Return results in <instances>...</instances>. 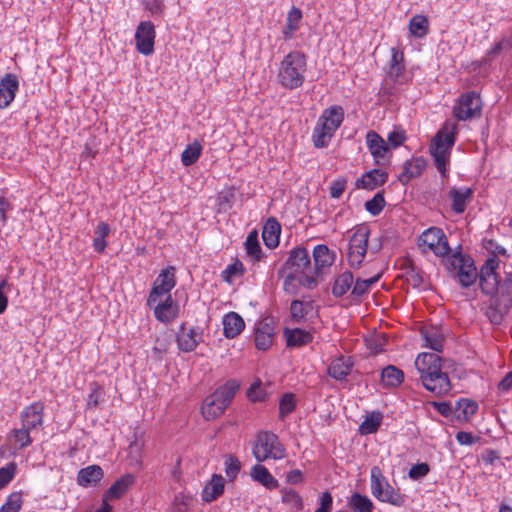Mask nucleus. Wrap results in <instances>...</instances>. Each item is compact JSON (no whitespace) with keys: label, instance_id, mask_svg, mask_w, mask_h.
Segmentation results:
<instances>
[{"label":"nucleus","instance_id":"nucleus-1","mask_svg":"<svg viewBox=\"0 0 512 512\" xmlns=\"http://www.w3.org/2000/svg\"><path fill=\"white\" fill-rule=\"evenodd\" d=\"M499 264L496 256L489 257L479 273L482 293L491 296L486 316L493 325H500L512 308V270L501 272Z\"/></svg>","mask_w":512,"mask_h":512},{"label":"nucleus","instance_id":"nucleus-2","mask_svg":"<svg viewBox=\"0 0 512 512\" xmlns=\"http://www.w3.org/2000/svg\"><path fill=\"white\" fill-rule=\"evenodd\" d=\"M443 359L436 353L423 352L415 359V368L423 387L436 396L451 390L448 374L443 371Z\"/></svg>","mask_w":512,"mask_h":512},{"label":"nucleus","instance_id":"nucleus-3","mask_svg":"<svg viewBox=\"0 0 512 512\" xmlns=\"http://www.w3.org/2000/svg\"><path fill=\"white\" fill-rule=\"evenodd\" d=\"M307 69V57L303 52L292 51L280 63L279 83L286 89H296L303 85Z\"/></svg>","mask_w":512,"mask_h":512},{"label":"nucleus","instance_id":"nucleus-4","mask_svg":"<svg viewBox=\"0 0 512 512\" xmlns=\"http://www.w3.org/2000/svg\"><path fill=\"white\" fill-rule=\"evenodd\" d=\"M311 259L308 250L303 246L294 247L289 251L288 258L278 271V276L284 278V289L287 290L295 280H299L311 271Z\"/></svg>","mask_w":512,"mask_h":512},{"label":"nucleus","instance_id":"nucleus-5","mask_svg":"<svg viewBox=\"0 0 512 512\" xmlns=\"http://www.w3.org/2000/svg\"><path fill=\"white\" fill-rule=\"evenodd\" d=\"M239 387L235 380H229L217 388L212 395L205 398L202 406L203 416L208 420L220 416L231 403Z\"/></svg>","mask_w":512,"mask_h":512},{"label":"nucleus","instance_id":"nucleus-6","mask_svg":"<svg viewBox=\"0 0 512 512\" xmlns=\"http://www.w3.org/2000/svg\"><path fill=\"white\" fill-rule=\"evenodd\" d=\"M455 140L456 126L452 125L449 127L446 124L437 132L430 145V153L433 156L435 165L442 176H446V164L449 161Z\"/></svg>","mask_w":512,"mask_h":512},{"label":"nucleus","instance_id":"nucleus-7","mask_svg":"<svg viewBox=\"0 0 512 512\" xmlns=\"http://www.w3.org/2000/svg\"><path fill=\"white\" fill-rule=\"evenodd\" d=\"M371 493L380 502L389 503L395 507L405 504V496L395 490L383 475L378 466L371 468Z\"/></svg>","mask_w":512,"mask_h":512},{"label":"nucleus","instance_id":"nucleus-8","mask_svg":"<svg viewBox=\"0 0 512 512\" xmlns=\"http://www.w3.org/2000/svg\"><path fill=\"white\" fill-rule=\"evenodd\" d=\"M252 454L258 462L267 459L279 460L285 457V448L278 436L269 431H261L256 436Z\"/></svg>","mask_w":512,"mask_h":512},{"label":"nucleus","instance_id":"nucleus-9","mask_svg":"<svg viewBox=\"0 0 512 512\" xmlns=\"http://www.w3.org/2000/svg\"><path fill=\"white\" fill-rule=\"evenodd\" d=\"M314 267L311 275H305L299 284L308 289H314L318 282L317 277L325 268H329L335 261V254L324 244L316 245L313 249Z\"/></svg>","mask_w":512,"mask_h":512},{"label":"nucleus","instance_id":"nucleus-10","mask_svg":"<svg viewBox=\"0 0 512 512\" xmlns=\"http://www.w3.org/2000/svg\"><path fill=\"white\" fill-rule=\"evenodd\" d=\"M370 229L367 226H358L348 242L347 260L349 265L358 269L367 253Z\"/></svg>","mask_w":512,"mask_h":512},{"label":"nucleus","instance_id":"nucleus-11","mask_svg":"<svg viewBox=\"0 0 512 512\" xmlns=\"http://www.w3.org/2000/svg\"><path fill=\"white\" fill-rule=\"evenodd\" d=\"M419 247L423 252L431 250L436 256L449 258L451 249L443 230L431 227L425 230L419 238Z\"/></svg>","mask_w":512,"mask_h":512},{"label":"nucleus","instance_id":"nucleus-12","mask_svg":"<svg viewBox=\"0 0 512 512\" xmlns=\"http://www.w3.org/2000/svg\"><path fill=\"white\" fill-rule=\"evenodd\" d=\"M448 269L457 270V276L462 287H470L479 276L470 258H466L460 252L453 253L447 258Z\"/></svg>","mask_w":512,"mask_h":512},{"label":"nucleus","instance_id":"nucleus-13","mask_svg":"<svg viewBox=\"0 0 512 512\" xmlns=\"http://www.w3.org/2000/svg\"><path fill=\"white\" fill-rule=\"evenodd\" d=\"M175 285V268L173 266H168L161 270L149 293L147 305H153L160 298L171 295L170 291L175 287Z\"/></svg>","mask_w":512,"mask_h":512},{"label":"nucleus","instance_id":"nucleus-14","mask_svg":"<svg viewBox=\"0 0 512 512\" xmlns=\"http://www.w3.org/2000/svg\"><path fill=\"white\" fill-rule=\"evenodd\" d=\"M454 116L461 121H465L481 113V101L479 95L474 92H467L463 94L457 106L454 107Z\"/></svg>","mask_w":512,"mask_h":512},{"label":"nucleus","instance_id":"nucleus-15","mask_svg":"<svg viewBox=\"0 0 512 512\" xmlns=\"http://www.w3.org/2000/svg\"><path fill=\"white\" fill-rule=\"evenodd\" d=\"M155 26L151 21H142L136 28L135 42L139 53L148 56L154 52Z\"/></svg>","mask_w":512,"mask_h":512},{"label":"nucleus","instance_id":"nucleus-16","mask_svg":"<svg viewBox=\"0 0 512 512\" xmlns=\"http://www.w3.org/2000/svg\"><path fill=\"white\" fill-rule=\"evenodd\" d=\"M255 346L258 350H268L275 339V329L273 326V320L271 318H265L255 325Z\"/></svg>","mask_w":512,"mask_h":512},{"label":"nucleus","instance_id":"nucleus-17","mask_svg":"<svg viewBox=\"0 0 512 512\" xmlns=\"http://www.w3.org/2000/svg\"><path fill=\"white\" fill-rule=\"evenodd\" d=\"M154 311L155 318L162 323L172 322L179 313V305L168 295L162 300L160 298L155 304L148 305Z\"/></svg>","mask_w":512,"mask_h":512},{"label":"nucleus","instance_id":"nucleus-18","mask_svg":"<svg viewBox=\"0 0 512 512\" xmlns=\"http://www.w3.org/2000/svg\"><path fill=\"white\" fill-rule=\"evenodd\" d=\"M202 341V329L200 328H186V323H183L176 334V342L178 348L183 352L194 351L197 345Z\"/></svg>","mask_w":512,"mask_h":512},{"label":"nucleus","instance_id":"nucleus-19","mask_svg":"<svg viewBox=\"0 0 512 512\" xmlns=\"http://www.w3.org/2000/svg\"><path fill=\"white\" fill-rule=\"evenodd\" d=\"M44 404L40 401L27 406L20 414L22 426L34 430L43 424Z\"/></svg>","mask_w":512,"mask_h":512},{"label":"nucleus","instance_id":"nucleus-20","mask_svg":"<svg viewBox=\"0 0 512 512\" xmlns=\"http://www.w3.org/2000/svg\"><path fill=\"white\" fill-rule=\"evenodd\" d=\"M19 88V81L15 74L7 73L0 80V109H4L14 100Z\"/></svg>","mask_w":512,"mask_h":512},{"label":"nucleus","instance_id":"nucleus-21","mask_svg":"<svg viewBox=\"0 0 512 512\" xmlns=\"http://www.w3.org/2000/svg\"><path fill=\"white\" fill-rule=\"evenodd\" d=\"M474 190L469 187H453L448 192V197L451 199V209L456 214L465 212L467 204L473 199Z\"/></svg>","mask_w":512,"mask_h":512},{"label":"nucleus","instance_id":"nucleus-22","mask_svg":"<svg viewBox=\"0 0 512 512\" xmlns=\"http://www.w3.org/2000/svg\"><path fill=\"white\" fill-rule=\"evenodd\" d=\"M388 179V173L382 169H373L356 180V187L366 190H374L383 185Z\"/></svg>","mask_w":512,"mask_h":512},{"label":"nucleus","instance_id":"nucleus-23","mask_svg":"<svg viewBox=\"0 0 512 512\" xmlns=\"http://www.w3.org/2000/svg\"><path fill=\"white\" fill-rule=\"evenodd\" d=\"M104 477V472L99 465H89L78 471L77 484L82 487L96 486Z\"/></svg>","mask_w":512,"mask_h":512},{"label":"nucleus","instance_id":"nucleus-24","mask_svg":"<svg viewBox=\"0 0 512 512\" xmlns=\"http://www.w3.org/2000/svg\"><path fill=\"white\" fill-rule=\"evenodd\" d=\"M223 332L228 339L235 338L245 328L243 318L236 312H229L223 317Z\"/></svg>","mask_w":512,"mask_h":512},{"label":"nucleus","instance_id":"nucleus-25","mask_svg":"<svg viewBox=\"0 0 512 512\" xmlns=\"http://www.w3.org/2000/svg\"><path fill=\"white\" fill-rule=\"evenodd\" d=\"M281 233V226L279 222L271 217L269 218L262 230V239L265 246L269 249H274L279 245V237Z\"/></svg>","mask_w":512,"mask_h":512},{"label":"nucleus","instance_id":"nucleus-26","mask_svg":"<svg viewBox=\"0 0 512 512\" xmlns=\"http://www.w3.org/2000/svg\"><path fill=\"white\" fill-rule=\"evenodd\" d=\"M426 167V161L422 157L414 158L405 163L402 173L398 176V180L406 185L411 179L420 176Z\"/></svg>","mask_w":512,"mask_h":512},{"label":"nucleus","instance_id":"nucleus-27","mask_svg":"<svg viewBox=\"0 0 512 512\" xmlns=\"http://www.w3.org/2000/svg\"><path fill=\"white\" fill-rule=\"evenodd\" d=\"M353 363L350 358L343 356L334 359L328 366V375L335 380H344L351 372Z\"/></svg>","mask_w":512,"mask_h":512},{"label":"nucleus","instance_id":"nucleus-28","mask_svg":"<svg viewBox=\"0 0 512 512\" xmlns=\"http://www.w3.org/2000/svg\"><path fill=\"white\" fill-rule=\"evenodd\" d=\"M135 483L133 474H125L116 480L105 493V500H114L123 496L129 487Z\"/></svg>","mask_w":512,"mask_h":512},{"label":"nucleus","instance_id":"nucleus-29","mask_svg":"<svg viewBox=\"0 0 512 512\" xmlns=\"http://www.w3.org/2000/svg\"><path fill=\"white\" fill-rule=\"evenodd\" d=\"M225 480L221 475L214 474L209 483L202 490V499L205 502H212L224 492Z\"/></svg>","mask_w":512,"mask_h":512},{"label":"nucleus","instance_id":"nucleus-30","mask_svg":"<svg viewBox=\"0 0 512 512\" xmlns=\"http://www.w3.org/2000/svg\"><path fill=\"white\" fill-rule=\"evenodd\" d=\"M366 143L371 155L379 162V159L384 158L388 151V146L385 141L374 131H369L366 135Z\"/></svg>","mask_w":512,"mask_h":512},{"label":"nucleus","instance_id":"nucleus-31","mask_svg":"<svg viewBox=\"0 0 512 512\" xmlns=\"http://www.w3.org/2000/svg\"><path fill=\"white\" fill-rule=\"evenodd\" d=\"M334 133L335 131L328 127L325 122H322V119L319 117L312 135L314 146L316 148L326 147Z\"/></svg>","mask_w":512,"mask_h":512},{"label":"nucleus","instance_id":"nucleus-32","mask_svg":"<svg viewBox=\"0 0 512 512\" xmlns=\"http://www.w3.org/2000/svg\"><path fill=\"white\" fill-rule=\"evenodd\" d=\"M284 336L288 347H301L310 343L313 336L310 332L300 328L284 330Z\"/></svg>","mask_w":512,"mask_h":512},{"label":"nucleus","instance_id":"nucleus-33","mask_svg":"<svg viewBox=\"0 0 512 512\" xmlns=\"http://www.w3.org/2000/svg\"><path fill=\"white\" fill-rule=\"evenodd\" d=\"M302 17V11L299 8L293 6L289 10L286 18V24L282 30L284 40H291L293 38L294 33L299 29Z\"/></svg>","mask_w":512,"mask_h":512},{"label":"nucleus","instance_id":"nucleus-34","mask_svg":"<svg viewBox=\"0 0 512 512\" xmlns=\"http://www.w3.org/2000/svg\"><path fill=\"white\" fill-rule=\"evenodd\" d=\"M250 475L254 481L261 483L267 489H275L278 487V481L272 476L269 470L261 465L256 464L251 468Z\"/></svg>","mask_w":512,"mask_h":512},{"label":"nucleus","instance_id":"nucleus-35","mask_svg":"<svg viewBox=\"0 0 512 512\" xmlns=\"http://www.w3.org/2000/svg\"><path fill=\"white\" fill-rule=\"evenodd\" d=\"M478 410V404L467 398L459 399L454 406V417L458 421L469 420Z\"/></svg>","mask_w":512,"mask_h":512},{"label":"nucleus","instance_id":"nucleus-36","mask_svg":"<svg viewBox=\"0 0 512 512\" xmlns=\"http://www.w3.org/2000/svg\"><path fill=\"white\" fill-rule=\"evenodd\" d=\"M354 276L352 272L345 271L338 275L332 285V294L336 298L343 297L349 290H352Z\"/></svg>","mask_w":512,"mask_h":512},{"label":"nucleus","instance_id":"nucleus-37","mask_svg":"<svg viewBox=\"0 0 512 512\" xmlns=\"http://www.w3.org/2000/svg\"><path fill=\"white\" fill-rule=\"evenodd\" d=\"M404 381L402 370L393 365H388L381 372V384L383 387H397Z\"/></svg>","mask_w":512,"mask_h":512},{"label":"nucleus","instance_id":"nucleus-38","mask_svg":"<svg viewBox=\"0 0 512 512\" xmlns=\"http://www.w3.org/2000/svg\"><path fill=\"white\" fill-rule=\"evenodd\" d=\"M320 118L322 119V122H325L328 127L336 132L343 122L344 110L338 105L331 106L323 111Z\"/></svg>","mask_w":512,"mask_h":512},{"label":"nucleus","instance_id":"nucleus-39","mask_svg":"<svg viewBox=\"0 0 512 512\" xmlns=\"http://www.w3.org/2000/svg\"><path fill=\"white\" fill-rule=\"evenodd\" d=\"M348 507L352 512H373L374 504L372 500L358 492L353 493L348 499Z\"/></svg>","mask_w":512,"mask_h":512},{"label":"nucleus","instance_id":"nucleus-40","mask_svg":"<svg viewBox=\"0 0 512 512\" xmlns=\"http://www.w3.org/2000/svg\"><path fill=\"white\" fill-rule=\"evenodd\" d=\"M424 346L436 352H441L443 348L444 337L436 328H427L421 331Z\"/></svg>","mask_w":512,"mask_h":512},{"label":"nucleus","instance_id":"nucleus-41","mask_svg":"<svg viewBox=\"0 0 512 512\" xmlns=\"http://www.w3.org/2000/svg\"><path fill=\"white\" fill-rule=\"evenodd\" d=\"M383 415L379 411H373L366 416L364 421L359 426L361 435H368L376 433L382 423Z\"/></svg>","mask_w":512,"mask_h":512},{"label":"nucleus","instance_id":"nucleus-42","mask_svg":"<svg viewBox=\"0 0 512 512\" xmlns=\"http://www.w3.org/2000/svg\"><path fill=\"white\" fill-rule=\"evenodd\" d=\"M244 244L247 255L254 261L260 260L262 249L258 241V233L256 230H253L248 234Z\"/></svg>","mask_w":512,"mask_h":512},{"label":"nucleus","instance_id":"nucleus-43","mask_svg":"<svg viewBox=\"0 0 512 512\" xmlns=\"http://www.w3.org/2000/svg\"><path fill=\"white\" fill-rule=\"evenodd\" d=\"M110 233V227L105 222H100L95 230V238L93 239V247L97 252H104L107 242L105 238Z\"/></svg>","mask_w":512,"mask_h":512},{"label":"nucleus","instance_id":"nucleus-44","mask_svg":"<svg viewBox=\"0 0 512 512\" xmlns=\"http://www.w3.org/2000/svg\"><path fill=\"white\" fill-rule=\"evenodd\" d=\"M428 19L423 15H415L409 22L411 34L417 38L424 37L428 32Z\"/></svg>","mask_w":512,"mask_h":512},{"label":"nucleus","instance_id":"nucleus-45","mask_svg":"<svg viewBox=\"0 0 512 512\" xmlns=\"http://www.w3.org/2000/svg\"><path fill=\"white\" fill-rule=\"evenodd\" d=\"M30 431V429L24 426L12 430L10 437L14 441L18 449L21 450L31 445L32 438L30 436Z\"/></svg>","mask_w":512,"mask_h":512},{"label":"nucleus","instance_id":"nucleus-46","mask_svg":"<svg viewBox=\"0 0 512 512\" xmlns=\"http://www.w3.org/2000/svg\"><path fill=\"white\" fill-rule=\"evenodd\" d=\"M202 146L198 142L188 145L182 152L181 161L184 166L193 165L200 157Z\"/></svg>","mask_w":512,"mask_h":512},{"label":"nucleus","instance_id":"nucleus-47","mask_svg":"<svg viewBox=\"0 0 512 512\" xmlns=\"http://www.w3.org/2000/svg\"><path fill=\"white\" fill-rule=\"evenodd\" d=\"M23 504L22 492L11 493L6 502L0 507V512H19Z\"/></svg>","mask_w":512,"mask_h":512},{"label":"nucleus","instance_id":"nucleus-48","mask_svg":"<svg viewBox=\"0 0 512 512\" xmlns=\"http://www.w3.org/2000/svg\"><path fill=\"white\" fill-rule=\"evenodd\" d=\"M385 199L383 192L376 193L372 199L365 203V209L373 216H377L381 213L385 207Z\"/></svg>","mask_w":512,"mask_h":512},{"label":"nucleus","instance_id":"nucleus-49","mask_svg":"<svg viewBox=\"0 0 512 512\" xmlns=\"http://www.w3.org/2000/svg\"><path fill=\"white\" fill-rule=\"evenodd\" d=\"M296 407V401L292 393L284 394L279 403V416L284 419L286 415L290 414Z\"/></svg>","mask_w":512,"mask_h":512},{"label":"nucleus","instance_id":"nucleus-50","mask_svg":"<svg viewBox=\"0 0 512 512\" xmlns=\"http://www.w3.org/2000/svg\"><path fill=\"white\" fill-rule=\"evenodd\" d=\"M225 473L227 477L233 481L241 469L240 461L233 455H228L225 458Z\"/></svg>","mask_w":512,"mask_h":512},{"label":"nucleus","instance_id":"nucleus-51","mask_svg":"<svg viewBox=\"0 0 512 512\" xmlns=\"http://www.w3.org/2000/svg\"><path fill=\"white\" fill-rule=\"evenodd\" d=\"M406 281L413 288H419L424 279L420 271L413 265L410 264L405 272Z\"/></svg>","mask_w":512,"mask_h":512},{"label":"nucleus","instance_id":"nucleus-52","mask_svg":"<svg viewBox=\"0 0 512 512\" xmlns=\"http://www.w3.org/2000/svg\"><path fill=\"white\" fill-rule=\"evenodd\" d=\"M282 501L283 503L291 505L296 509H302L303 507L301 496L292 489L282 490Z\"/></svg>","mask_w":512,"mask_h":512},{"label":"nucleus","instance_id":"nucleus-53","mask_svg":"<svg viewBox=\"0 0 512 512\" xmlns=\"http://www.w3.org/2000/svg\"><path fill=\"white\" fill-rule=\"evenodd\" d=\"M16 464L11 462L0 468V489L4 488L15 476Z\"/></svg>","mask_w":512,"mask_h":512},{"label":"nucleus","instance_id":"nucleus-54","mask_svg":"<svg viewBox=\"0 0 512 512\" xmlns=\"http://www.w3.org/2000/svg\"><path fill=\"white\" fill-rule=\"evenodd\" d=\"M429 472V466L427 463H418L413 465L409 470V477L414 480L421 479L425 477Z\"/></svg>","mask_w":512,"mask_h":512},{"label":"nucleus","instance_id":"nucleus-55","mask_svg":"<svg viewBox=\"0 0 512 512\" xmlns=\"http://www.w3.org/2000/svg\"><path fill=\"white\" fill-rule=\"evenodd\" d=\"M292 318L299 321L305 317L307 310L302 301L293 300L290 306Z\"/></svg>","mask_w":512,"mask_h":512},{"label":"nucleus","instance_id":"nucleus-56","mask_svg":"<svg viewBox=\"0 0 512 512\" xmlns=\"http://www.w3.org/2000/svg\"><path fill=\"white\" fill-rule=\"evenodd\" d=\"M368 291L366 283L363 282L361 278H358L353 283L350 297L353 299H359L367 294Z\"/></svg>","mask_w":512,"mask_h":512},{"label":"nucleus","instance_id":"nucleus-57","mask_svg":"<svg viewBox=\"0 0 512 512\" xmlns=\"http://www.w3.org/2000/svg\"><path fill=\"white\" fill-rule=\"evenodd\" d=\"M346 183L347 181L344 178L333 181L330 185V196L335 199L340 198L345 191Z\"/></svg>","mask_w":512,"mask_h":512},{"label":"nucleus","instance_id":"nucleus-58","mask_svg":"<svg viewBox=\"0 0 512 512\" xmlns=\"http://www.w3.org/2000/svg\"><path fill=\"white\" fill-rule=\"evenodd\" d=\"M431 405L444 417L454 416V407L449 402H432Z\"/></svg>","mask_w":512,"mask_h":512},{"label":"nucleus","instance_id":"nucleus-59","mask_svg":"<svg viewBox=\"0 0 512 512\" xmlns=\"http://www.w3.org/2000/svg\"><path fill=\"white\" fill-rule=\"evenodd\" d=\"M386 343L385 336H376L370 340H368L367 346L374 353H380L383 351V346Z\"/></svg>","mask_w":512,"mask_h":512},{"label":"nucleus","instance_id":"nucleus-60","mask_svg":"<svg viewBox=\"0 0 512 512\" xmlns=\"http://www.w3.org/2000/svg\"><path fill=\"white\" fill-rule=\"evenodd\" d=\"M242 270L243 264L240 261H236L235 263L228 265L227 268L223 271V274L225 275L224 278L227 281H230L231 277L240 274Z\"/></svg>","mask_w":512,"mask_h":512},{"label":"nucleus","instance_id":"nucleus-61","mask_svg":"<svg viewBox=\"0 0 512 512\" xmlns=\"http://www.w3.org/2000/svg\"><path fill=\"white\" fill-rule=\"evenodd\" d=\"M145 8L152 15H160L163 12V2L162 0H147L145 2Z\"/></svg>","mask_w":512,"mask_h":512},{"label":"nucleus","instance_id":"nucleus-62","mask_svg":"<svg viewBox=\"0 0 512 512\" xmlns=\"http://www.w3.org/2000/svg\"><path fill=\"white\" fill-rule=\"evenodd\" d=\"M405 141V134L403 131H393L388 135L389 144L396 148Z\"/></svg>","mask_w":512,"mask_h":512},{"label":"nucleus","instance_id":"nucleus-63","mask_svg":"<svg viewBox=\"0 0 512 512\" xmlns=\"http://www.w3.org/2000/svg\"><path fill=\"white\" fill-rule=\"evenodd\" d=\"M456 440L461 445H473L477 439L470 432L460 431L456 434Z\"/></svg>","mask_w":512,"mask_h":512},{"label":"nucleus","instance_id":"nucleus-64","mask_svg":"<svg viewBox=\"0 0 512 512\" xmlns=\"http://www.w3.org/2000/svg\"><path fill=\"white\" fill-rule=\"evenodd\" d=\"M332 504H333V499H332L331 494L328 491L322 493L320 496V506L318 507V509H322V510L331 512Z\"/></svg>","mask_w":512,"mask_h":512}]
</instances>
